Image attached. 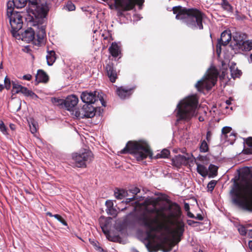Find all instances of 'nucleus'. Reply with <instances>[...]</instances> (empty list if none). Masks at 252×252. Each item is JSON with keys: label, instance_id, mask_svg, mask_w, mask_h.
Returning <instances> with one entry per match:
<instances>
[{"label": "nucleus", "instance_id": "obj_12", "mask_svg": "<svg viewBox=\"0 0 252 252\" xmlns=\"http://www.w3.org/2000/svg\"><path fill=\"white\" fill-rule=\"evenodd\" d=\"M33 8L32 10H34L37 16L41 18L46 17L49 10L48 3L46 0H40V2Z\"/></svg>", "mask_w": 252, "mask_h": 252}, {"label": "nucleus", "instance_id": "obj_20", "mask_svg": "<svg viewBox=\"0 0 252 252\" xmlns=\"http://www.w3.org/2000/svg\"><path fill=\"white\" fill-rule=\"evenodd\" d=\"M35 81L37 83H46L49 81V76L47 73L42 69H38L36 75Z\"/></svg>", "mask_w": 252, "mask_h": 252}, {"label": "nucleus", "instance_id": "obj_56", "mask_svg": "<svg viewBox=\"0 0 252 252\" xmlns=\"http://www.w3.org/2000/svg\"><path fill=\"white\" fill-rule=\"evenodd\" d=\"M187 215H188L189 217H190V218H194V215H193L191 213H190L189 211V212H187Z\"/></svg>", "mask_w": 252, "mask_h": 252}, {"label": "nucleus", "instance_id": "obj_50", "mask_svg": "<svg viewBox=\"0 0 252 252\" xmlns=\"http://www.w3.org/2000/svg\"><path fill=\"white\" fill-rule=\"evenodd\" d=\"M22 79L23 80L30 81L32 79V76L30 74H28L24 75L22 77Z\"/></svg>", "mask_w": 252, "mask_h": 252}, {"label": "nucleus", "instance_id": "obj_32", "mask_svg": "<svg viewBox=\"0 0 252 252\" xmlns=\"http://www.w3.org/2000/svg\"><path fill=\"white\" fill-rule=\"evenodd\" d=\"M222 2L221 4V7L227 11H230L232 10V7L230 4L226 0H222Z\"/></svg>", "mask_w": 252, "mask_h": 252}, {"label": "nucleus", "instance_id": "obj_35", "mask_svg": "<svg viewBox=\"0 0 252 252\" xmlns=\"http://www.w3.org/2000/svg\"><path fill=\"white\" fill-rule=\"evenodd\" d=\"M106 212L108 214L113 216V217H116L118 214L117 210L114 207L110 209H107Z\"/></svg>", "mask_w": 252, "mask_h": 252}, {"label": "nucleus", "instance_id": "obj_53", "mask_svg": "<svg viewBox=\"0 0 252 252\" xmlns=\"http://www.w3.org/2000/svg\"><path fill=\"white\" fill-rule=\"evenodd\" d=\"M184 209L187 212L189 210V204L187 203H185L184 204Z\"/></svg>", "mask_w": 252, "mask_h": 252}, {"label": "nucleus", "instance_id": "obj_38", "mask_svg": "<svg viewBox=\"0 0 252 252\" xmlns=\"http://www.w3.org/2000/svg\"><path fill=\"white\" fill-rule=\"evenodd\" d=\"M101 36L103 38V40H107L110 41L111 39V36L108 31H104L101 34Z\"/></svg>", "mask_w": 252, "mask_h": 252}, {"label": "nucleus", "instance_id": "obj_48", "mask_svg": "<svg viewBox=\"0 0 252 252\" xmlns=\"http://www.w3.org/2000/svg\"><path fill=\"white\" fill-rule=\"evenodd\" d=\"M107 209H110L113 207V202L111 200H107L105 202Z\"/></svg>", "mask_w": 252, "mask_h": 252}, {"label": "nucleus", "instance_id": "obj_60", "mask_svg": "<svg viewBox=\"0 0 252 252\" xmlns=\"http://www.w3.org/2000/svg\"><path fill=\"white\" fill-rule=\"evenodd\" d=\"M249 246L251 251L252 252V241L249 242Z\"/></svg>", "mask_w": 252, "mask_h": 252}, {"label": "nucleus", "instance_id": "obj_31", "mask_svg": "<svg viewBox=\"0 0 252 252\" xmlns=\"http://www.w3.org/2000/svg\"><path fill=\"white\" fill-rule=\"evenodd\" d=\"M46 36V32L45 30L42 29L36 34L37 40L39 42H41Z\"/></svg>", "mask_w": 252, "mask_h": 252}, {"label": "nucleus", "instance_id": "obj_37", "mask_svg": "<svg viewBox=\"0 0 252 252\" xmlns=\"http://www.w3.org/2000/svg\"><path fill=\"white\" fill-rule=\"evenodd\" d=\"M108 223L109 222L107 221H105L104 223L101 224V228L102 229V230L103 232L106 235H108V234L109 233V231L107 229V226Z\"/></svg>", "mask_w": 252, "mask_h": 252}, {"label": "nucleus", "instance_id": "obj_36", "mask_svg": "<svg viewBox=\"0 0 252 252\" xmlns=\"http://www.w3.org/2000/svg\"><path fill=\"white\" fill-rule=\"evenodd\" d=\"M200 151L202 152H206L207 151H208V144L205 140H203L201 142V144L200 146Z\"/></svg>", "mask_w": 252, "mask_h": 252}, {"label": "nucleus", "instance_id": "obj_5", "mask_svg": "<svg viewBox=\"0 0 252 252\" xmlns=\"http://www.w3.org/2000/svg\"><path fill=\"white\" fill-rule=\"evenodd\" d=\"M198 98L195 94L188 96L180 101L177 105L178 119L188 120L196 115Z\"/></svg>", "mask_w": 252, "mask_h": 252}, {"label": "nucleus", "instance_id": "obj_17", "mask_svg": "<svg viewBox=\"0 0 252 252\" xmlns=\"http://www.w3.org/2000/svg\"><path fill=\"white\" fill-rule=\"evenodd\" d=\"M159 246L165 252L171 251L173 246V238L169 239L167 236H164Z\"/></svg>", "mask_w": 252, "mask_h": 252}, {"label": "nucleus", "instance_id": "obj_9", "mask_svg": "<svg viewBox=\"0 0 252 252\" xmlns=\"http://www.w3.org/2000/svg\"><path fill=\"white\" fill-rule=\"evenodd\" d=\"M81 99L85 104H94L99 101L102 106H105L106 105V103L102 96L97 91H94V92H83L81 94Z\"/></svg>", "mask_w": 252, "mask_h": 252}, {"label": "nucleus", "instance_id": "obj_19", "mask_svg": "<svg viewBox=\"0 0 252 252\" xmlns=\"http://www.w3.org/2000/svg\"><path fill=\"white\" fill-rule=\"evenodd\" d=\"M20 37L22 40L27 42L32 41L35 38V32L32 28H28L21 33Z\"/></svg>", "mask_w": 252, "mask_h": 252}, {"label": "nucleus", "instance_id": "obj_51", "mask_svg": "<svg viewBox=\"0 0 252 252\" xmlns=\"http://www.w3.org/2000/svg\"><path fill=\"white\" fill-rule=\"evenodd\" d=\"M247 145L252 148V138L250 137L247 139Z\"/></svg>", "mask_w": 252, "mask_h": 252}, {"label": "nucleus", "instance_id": "obj_33", "mask_svg": "<svg viewBox=\"0 0 252 252\" xmlns=\"http://www.w3.org/2000/svg\"><path fill=\"white\" fill-rule=\"evenodd\" d=\"M231 130V128L230 127H224L221 130L222 134L225 138H226L228 136V134H229L230 136L232 135V133L230 132Z\"/></svg>", "mask_w": 252, "mask_h": 252}, {"label": "nucleus", "instance_id": "obj_7", "mask_svg": "<svg viewBox=\"0 0 252 252\" xmlns=\"http://www.w3.org/2000/svg\"><path fill=\"white\" fill-rule=\"evenodd\" d=\"M93 153L89 150L85 149L83 152L72 154V159L74 166L78 168H86L87 164L94 159Z\"/></svg>", "mask_w": 252, "mask_h": 252}, {"label": "nucleus", "instance_id": "obj_29", "mask_svg": "<svg viewBox=\"0 0 252 252\" xmlns=\"http://www.w3.org/2000/svg\"><path fill=\"white\" fill-rule=\"evenodd\" d=\"M231 76L233 78L239 77L242 72L241 70H238L237 68H235V67H230V68Z\"/></svg>", "mask_w": 252, "mask_h": 252}, {"label": "nucleus", "instance_id": "obj_54", "mask_svg": "<svg viewBox=\"0 0 252 252\" xmlns=\"http://www.w3.org/2000/svg\"><path fill=\"white\" fill-rule=\"evenodd\" d=\"M211 133L210 131H208L206 135V138L208 141H209L211 139Z\"/></svg>", "mask_w": 252, "mask_h": 252}, {"label": "nucleus", "instance_id": "obj_64", "mask_svg": "<svg viewBox=\"0 0 252 252\" xmlns=\"http://www.w3.org/2000/svg\"><path fill=\"white\" fill-rule=\"evenodd\" d=\"M226 103L227 104V105H230L231 104V101L230 100H227L226 101Z\"/></svg>", "mask_w": 252, "mask_h": 252}, {"label": "nucleus", "instance_id": "obj_25", "mask_svg": "<svg viewBox=\"0 0 252 252\" xmlns=\"http://www.w3.org/2000/svg\"><path fill=\"white\" fill-rule=\"evenodd\" d=\"M186 162L187 158L184 156L179 155L176 156L175 158H174V166L177 167L183 164H185Z\"/></svg>", "mask_w": 252, "mask_h": 252}, {"label": "nucleus", "instance_id": "obj_4", "mask_svg": "<svg viewBox=\"0 0 252 252\" xmlns=\"http://www.w3.org/2000/svg\"><path fill=\"white\" fill-rule=\"evenodd\" d=\"M121 154H130L138 161H141L147 158H152L153 152L149 144L145 141H129L126 147L120 151Z\"/></svg>", "mask_w": 252, "mask_h": 252}, {"label": "nucleus", "instance_id": "obj_14", "mask_svg": "<svg viewBox=\"0 0 252 252\" xmlns=\"http://www.w3.org/2000/svg\"><path fill=\"white\" fill-rule=\"evenodd\" d=\"M135 87L129 88L122 86L117 89V94L121 98L125 99L129 97L133 93Z\"/></svg>", "mask_w": 252, "mask_h": 252}, {"label": "nucleus", "instance_id": "obj_49", "mask_svg": "<svg viewBox=\"0 0 252 252\" xmlns=\"http://www.w3.org/2000/svg\"><path fill=\"white\" fill-rule=\"evenodd\" d=\"M27 96H30L32 98H38V96L34 92H33L31 90H30Z\"/></svg>", "mask_w": 252, "mask_h": 252}, {"label": "nucleus", "instance_id": "obj_59", "mask_svg": "<svg viewBox=\"0 0 252 252\" xmlns=\"http://www.w3.org/2000/svg\"><path fill=\"white\" fill-rule=\"evenodd\" d=\"M46 215H47V216H49V217H54V215H52V214L51 212H47V213H46Z\"/></svg>", "mask_w": 252, "mask_h": 252}, {"label": "nucleus", "instance_id": "obj_22", "mask_svg": "<svg viewBox=\"0 0 252 252\" xmlns=\"http://www.w3.org/2000/svg\"><path fill=\"white\" fill-rule=\"evenodd\" d=\"M109 52L114 58L118 57L121 54L120 47L116 42H112L109 48Z\"/></svg>", "mask_w": 252, "mask_h": 252}, {"label": "nucleus", "instance_id": "obj_30", "mask_svg": "<svg viewBox=\"0 0 252 252\" xmlns=\"http://www.w3.org/2000/svg\"><path fill=\"white\" fill-rule=\"evenodd\" d=\"M12 93L13 94H18L20 93L21 90L23 88V86L21 85L17 84L14 82H12Z\"/></svg>", "mask_w": 252, "mask_h": 252}, {"label": "nucleus", "instance_id": "obj_41", "mask_svg": "<svg viewBox=\"0 0 252 252\" xmlns=\"http://www.w3.org/2000/svg\"><path fill=\"white\" fill-rule=\"evenodd\" d=\"M7 128L6 126H5L3 122L1 120H0V130L4 134H7Z\"/></svg>", "mask_w": 252, "mask_h": 252}, {"label": "nucleus", "instance_id": "obj_8", "mask_svg": "<svg viewBox=\"0 0 252 252\" xmlns=\"http://www.w3.org/2000/svg\"><path fill=\"white\" fill-rule=\"evenodd\" d=\"M218 72L216 69L212 68L209 69L202 80L198 81L195 87L198 91L205 88L210 90L214 86L217 80Z\"/></svg>", "mask_w": 252, "mask_h": 252}, {"label": "nucleus", "instance_id": "obj_40", "mask_svg": "<svg viewBox=\"0 0 252 252\" xmlns=\"http://www.w3.org/2000/svg\"><path fill=\"white\" fill-rule=\"evenodd\" d=\"M208 169L212 175H216L218 170V167L214 165L210 164Z\"/></svg>", "mask_w": 252, "mask_h": 252}, {"label": "nucleus", "instance_id": "obj_43", "mask_svg": "<svg viewBox=\"0 0 252 252\" xmlns=\"http://www.w3.org/2000/svg\"><path fill=\"white\" fill-rule=\"evenodd\" d=\"M216 183L217 182L215 180H212L210 181L207 185V188L208 190L212 191L216 185Z\"/></svg>", "mask_w": 252, "mask_h": 252}, {"label": "nucleus", "instance_id": "obj_58", "mask_svg": "<svg viewBox=\"0 0 252 252\" xmlns=\"http://www.w3.org/2000/svg\"><path fill=\"white\" fill-rule=\"evenodd\" d=\"M248 234L249 236H250L251 238H252V229L249 230Z\"/></svg>", "mask_w": 252, "mask_h": 252}, {"label": "nucleus", "instance_id": "obj_23", "mask_svg": "<svg viewBox=\"0 0 252 252\" xmlns=\"http://www.w3.org/2000/svg\"><path fill=\"white\" fill-rule=\"evenodd\" d=\"M47 63L48 65H52L56 60V54L53 50L48 52L46 56Z\"/></svg>", "mask_w": 252, "mask_h": 252}, {"label": "nucleus", "instance_id": "obj_3", "mask_svg": "<svg viewBox=\"0 0 252 252\" xmlns=\"http://www.w3.org/2000/svg\"><path fill=\"white\" fill-rule=\"evenodd\" d=\"M174 14L177 19L183 20L193 29H203V14L196 9H186L180 6H174Z\"/></svg>", "mask_w": 252, "mask_h": 252}, {"label": "nucleus", "instance_id": "obj_62", "mask_svg": "<svg viewBox=\"0 0 252 252\" xmlns=\"http://www.w3.org/2000/svg\"><path fill=\"white\" fill-rule=\"evenodd\" d=\"M10 127L11 129L14 130L15 129V125L14 124H10Z\"/></svg>", "mask_w": 252, "mask_h": 252}, {"label": "nucleus", "instance_id": "obj_15", "mask_svg": "<svg viewBox=\"0 0 252 252\" xmlns=\"http://www.w3.org/2000/svg\"><path fill=\"white\" fill-rule=\"evenodd\" d=\"M78 102V97L75 95H71L64 100L63 105L67 110L72 111Z\"/></svg>", "mask_w": 252, "mask_h": 252}, {"label": "nucleus", "instance_id": "obj_27", "mask_svg": "<svg viewBox=\"0 0 252 252\" xmlns=\"http://www.w3.org/2000/svg\"><path fill=\"white\" fill-rule=\"evenodd\" d=\"M126 193L127 194V191L123 189H117V191H115L114 195L118 199H122L126 196Z\"/></svg>", "mask_w": 252, "mask_h": 252}, {"label": "nucleus", "instance_id": "obj_46", "mask_svg": "<svg viewBox=\"0 0 252 252\" xmlns=\"http://www.w3.org/2000/svg\"><path fill=\"white\" fill-rule=\"evenodd\" d=\"M238 231L242 235H245L247 233L246 228L243 225H240L238 228Z\"/></svg>", "mask_w": 252, "mask_h": 252}, {"label": "nucleus", "instance_id": "obj_55", "mask_svg": "<svg viewBox=\"0 0 252 252\" xmlns=\"http://www.w3.org/2000/svg\"><path fill=\"white\" fill-rule=\"evenodd\" d=\"M195 218L200 220H202L203 219V217L200 214H197Z\"/></svg>", "mask_w": 252, "mask_h": 252}, {"label": "nucleus", "instance_id": "obj_44", "mask_svg": "<svg viewBox=\"0 0 252 252\" xmlns=\"http://www.w3.org/2000/svg\"><path fill=\"white\" fill-rule=\"evenodd\" d=\"M52 102L53 103L57 105H63V104L64 99L54 97L52 98Z\"/></svg>", "mask_w": 252, "mask_h": 252}, {"label": "nucleus", "instance_id": "obj_6", "mask_svg": "<svg viewBox=\"0 0 252 252\" xmlns=\"http://www.w3.org/2000/svg\"><path fill=\"white\" fill-rule=\"evenodd\" d=\"M184 216L179 205L174 203V245L182 240L185 231Z\"/></svg>", "mask_w": 252, "mask_h": 252}, {"label": "nucleus", "instance_id": "obj_10", "mask_svg": "<svg viewBox=\"0 0 252 252\" xmlns=\"http://www.w3.org/2000/svg\"><path fill=\"white\" fill-rule=\"evenodd\" d=\"M100 107L94 106L91 104H85L80 111H76L75 115L80 118H93L97 114L100 115Z\"/></svg>", "mask_w": 252, "mask_h": 252}, {"label": "nucleus", "instance_id": "obj_63", "mask_svg": "<svg viewBox=\"0 0 252 252\" xmlns=\"http://www.w3.org/2000/svg\"><path fill=\"white\" fill-rule=\"evenodd\" d=\"M167 10L168 11H173V7H168L167 8Z\"/></svg>", "mask_w": 252, "mask_h": 252}, {"label": "nucleus", "instance_id": "obj_2", "mask_svg": "<svg viewBox=\"0 0 252 252\" xmlns=\"http://www.w3.org/2000/svg\"><path fill=\"white\" fill-rule=\"evenodd\" d=\"M240 176L244 183H235L230 191L233 202L244 210L252 212V168L242 169Z\"/></svg>", "mask_w": 252, "mask_h": 252}, {"label": "nucleus", "instance_id": "obj_13", "mask_svg": "<svg viewBox=\"0 0 252 252\" xmlns=\"http://www.w3.org/2000/svg\"><path fill=\"white\" fill-rule=\"evenodd\" d=\"M27 3V0H9L7 3V12L8 15H11L13 12L14 8H22Z\"/></svg>", "mask_w": 252, "mask_h": 252}, {"label": "nucleus", "instance_id": "obj_57", "mask_svg": "<svg viewBox=\"0 0 252 252\" xmlns=\"http://www.w3.org/2000/svg\"><path fill=\"white\" fill-rule=\"evenodd\" d=\"M188 224L189 225H191L193 223H196L195 222H194V221L193 220H189L188 221Z\"/></svg>", "mask_w": 252, "mask_h": 252}, {"label": "nucleus", "instance_id": "obj_18", "mask_svg": "<svg viewBox=\"0 0 252 252\" xmlns=\"http://www.w3.org/2000/svg\"><path fill=\"white\" fill-rule=\"evenodd\" d=\"M236 46L242 51H250L252 49V39L236 41Z\"/></svg>", "mask_w": 252, "mask_h": 252}, {"label": "nucleus", "instance_id": "obj_26", "mask_svg": "<svg viewBox=\"0 0 252 252\" xmlns=\"http://www.w3.org/2000/svg\"><path fill=\"white\" fill-rule=\"evenodd\" d=\"M197 171L202 176L205 177L208 174V170L206 167L202 164H197Z\"/></svg>", "mask_w": 252, "mask_h": 252}, {"label": "nucleus", "instance_id": "obj_52", "mask_svg": "<svg viewBox=\"0 0 252 252\" xmlns=\"http://www.w3.org/2000/svg\"><path fill=\"white\" fill-rule=\"evenodd\" d=\"M95 246H96V250H97L99 252H107L106 251L104 250L101 247L97 246L95 244Z\"/></svg>", "mask_w": 252, "mask_h": 252}, {"label": "nucleus", "instance_id": "obj_21", "mask_svg": "<svg viewBox=\"0 0 252 252\" xmlns=\"http://www.w3.org/2000/svg\"><path fill=\"white\" fill-rule=\"evenodd\" d=\"M231 39V34L229 31H225L221 34L220 38L219 41L220 45H226Z\"/></svg>", "mask_w": 252, "mask_h": 252}, {"label": "nucleus", "instance_id": "obj_1", "mask_svg": "<svg viewBox=\"0 0 252 252\" xmlns=\"http://www.w3.org/2000/svg\"><path fill=\"white\" fill-rule=\"evenodd\" d=\"M151 204L154 206L152 212L156 213L157 216L152 218L143 214L137 219L138 223L147 229L146 234V239L148 241L157 238L155 232H160L167 228L168 222L173 224V212L172 210L173 203L167 195H162L153 200Z\"/></svg>", "mask_w": 252, "mask_h": 252}, {"label": "nucleus", "instance_id": "obj_11", "mask_svg": "<svg viewBox=\"0 0 252 252\" xmlns=\"http://www.w3.org/2000/svg\"><path fill=\"white\" fill-rule=\"evenodd\" d=\"M8 18L9 19V22L11 27V32L14 37H17L20 35L18 32L21 29L23 26L22 17L18 13H14L13 12L11 15L7 14Z\"/></svg>", "mask_w": 252, "mask_h": 252}, {"label": "nucleus", "instance_id": "obj_16", "mask_svg": "<svg viewBox=\"0 0 252 252\" xmlns=\"http://www.w3.org/2000/svg\"><path fill=\"white\" fill-rule=\"evenodd\" d=\"M105 69L107 73V75L110 81L112 83L116 82L117 79V74L116 69L114 67V64L112 63H109L106 64Z\"/></svg>", "mask_w": 252, "mask_h": 252}, {"label": "nucleus", "instance_id": "obj_34", "mask_svg": "<svg viewBox=\"0 0 252 252\" xmlns=\"http://www.w3.org/2000/svg\"><path fill=\"white\" fill-rule=\"evenodd\" d=\"M65 8L68 11H74L75 10V5L71 1L69 0L67 1L66 2Z\"/></svg>", "mask_w": 252, "mask_h": 252}, {"label": "nucleus", "instance_id": "obj_42", "mask_svg": "<svg viewBox=\"0 0 252 252\" xmlns=\"http://www.w3.org/2000/svg\"><path fill=\"white\" fill-rule=\"evenodd\" d=\"M40 0H27V2L29 3V6L34 8L39 3V1L40 2Z\"/></svg>", "mask_w": 252, "mask_h": 252}, {"label": "nucleus", "instance_id": "obj_61", "mask_svg": "<svg viewBox=\"0 0 252 252\" xmlns=\"http://www.w3.org/2000/svg\"><path fill=\"white\" fill-rule=\"evenodd\" d=\"M4 89V87L3 85L0 84V93Z\"/></svg>", "mask_w": 252, "mask_h": 252}, {"label": "nucleus", "instance_id": "obj_47", "mask_svg": "<svg viewBox=\"0 0 252 252\" xmlns=\"http://www.w3.org/2000/svg\"><path fill=\"white\" fill-rule=\"evenodd\" d=\"M30 90H29L27 88L23 87L21 90L20 93H22L25 96H27Z\"/></svg>", "mask_w": 252, "mask_h": 252}, {"label": "nucleus", "instance_id": "obj_39", "mask_svg": "<svg viewBox=\"0 0 252 252\" xmlns=\"http://www.w3.org/2000/svg\"><path fill=\"white\" fill-rule=\"evenodd\" d=\"M54 217L61 222L63 225L67 226V222L62 218L61 216L58 214L54 215Z\"/></svg>", "mask_w": 252, "mask_h": 252}, {"label": "nucleus", "instance_id": "obj_28", "mask_svg": "<svg viewBox=\"0 0 252 252\" xmlns=\"http://www.w3.org/2000/svg\"><path fill=\"white\" fill-rule=\"evenodd\" d=\"M170 155V152L168 150L164 149H163L160 153H158L156 156L157 158H167L168 156Z\"/></svg>", "mask_w": 252, "mask_h": 252}, {"label": "nucleus", "instance_id": "obj_45", "mask_svg": "<svg viewBox=\"0 0 252 252\" xmlns=\"http://www.w3.org/2000/svg\"><path fill=\"white\" fill-rule=\"evenodd\" d=\"M4 88H5L7 90H9L11 87L10 80L9 78L6 76L4 79Z\"/></svg>", "mask_w": 252, "mask_h": 252}, {"label": "nucleus", "instance_id": "obj_24", "mask_svg": "<svg viewBox=\"0 0 252 252\" xmlns=\"http://www.w3.org/2000/svg\"><path fill=\"white\" fill-rule=\"evenodd\" d=\"M140 190L137 187H134L128 190V191L133 194V197L126 199V203H129L130 202L137 199V193L140 192Z\"/></svg>", "mask_w": 252, "mask_h": 252}]
</instances>
